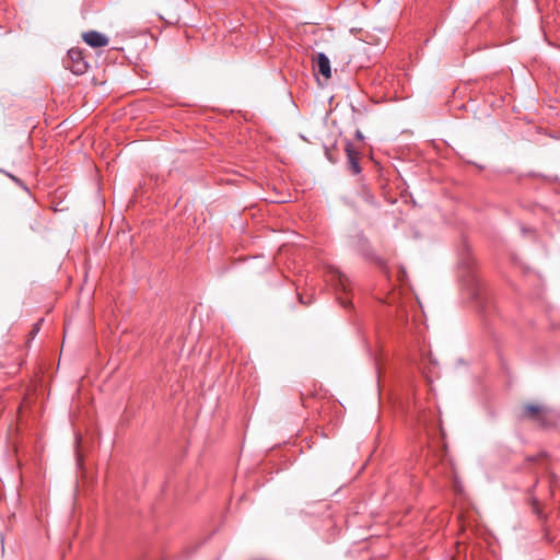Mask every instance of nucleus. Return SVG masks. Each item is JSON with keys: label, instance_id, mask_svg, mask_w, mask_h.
Listing matches in <instances>:
<instances>
[{"label": "nucleus", "instance_id": "f257e3e1", "mask_svg": "<svg viewBox=\"0 0 560 560\" xmlns=\"http://www.w3.org/2000/svg\"><path fill=\"white\" fill-rule=\"evenodd\" d=\"M520 418L532 420L541 428H549L556 424L551 409L539 404L530 402L524 405Z\"/></svg>", "mask_w": 560, "mask_h": 560}, {"label": "nucleus", "instance_id": "f03ea898", "mask_svg": "<svg viewBox=\"0 0 560 560\" xmlns=\"http://www.w3.org/2000/svg\"><path fill=\"white\" fill-rule=\"evenodd\" d=\"M63 66L75 75L85 73L89 67L82 51L78 48L69 49L67 57L63 59Z\"/></svg>", "mask_w": 560, "mask_h": 560}, {"label": "nucleus", "instance_id": "7ed1b4c3", "mask_svg": "<svg viewBox=\"0 0 560 560\" xmlns=\"http://www.w3.org/2000/svg\"><path fill=\"white\" fill-rule=\"evenodd\" d=\"M82 37L83 40L93 48L105 47L109 43L108 37L97 31H89L83 33Z\"/></svg>", "mask_w": 560, "mask_h": 560}, {"label": "nucleus", "instance_id": "20e7f679", "mask_svg": "<svg viewBox=\"0 0 560 560\" xmlns=\"http://www.w3.org/2000/svg\"><path fill=\"white\" fill-rule=\"evenodd\" d=\"M315 60L318 72L329 79L331 77L329 58L324 52H318Z\"/></svg>", "mask_w": 560, "mask_h": 560}, {"label": "nucleus", "instance_id": "39448f33", "mask_svg": "<svg viewBox=\"0 0 560 560\" xmlns=\"http://www.w3.org/2000/svg\"><path fill=\"white\" fill-rule=\"evenodd\" d=\"M347 153H348V162L349 167L353 174H359L361 172L360 165H359V158L358 154L351 149V145H347Z\"/></svg>", "mask_w": 560, "mask_h": 560}, {"label": "nucleus", "instance_id": "423d86ee", "mask_svg": "<svg viewBox=\"0 0 560 560\" xmlns=\"http://www.w3.org/2000/svg\"><path fill=\"white\" fill-rule=\"evenodd\" d=\"M474 264H475L474 258L466 257V258L463 259L460 265H462L463 268H466L467 273H469L471 271V269H472Z\"/></svg>", "mask_w": 560, "mask_h": 560}, {"label": "nucleus", "instance_id": "0eeeda50", "mask_svg": "<svg viewBox=\"0 0 560 560\" xmlns=\"http://www.w3.org/2000/svg\"><path fill=\"white\" fill-rule=\"evenodd\" d=\"M13 183H15L18 186H20L21 188H23L24 190H28V188L25 186V184L23 183V180H21L19 177L14 176L13 179H11Z\"/></svg>", "mask_w": 560, "mask_h": 560}, {"label": "nucleus", "instance_id": "6e6552de", "mask_svg": "<svg viewBox=\"0 0 560 560\" xmlns=\"http://www.w3.org/2000/svg\"><path fill=\"white\" fill-rule=\"evenodd\" d=\"M0 173L4 174V175H5V176H8L10 179H13V178H14V175H13V174H11V173H9V172H7V171L2 170V168H0Z\"/></svg>", "mask_w": 560, "mask_h": 560}, {"label": "nucleus", "instance_id": "1a4fd4ad", "mask_svg": "<svg viewBox=\"0 0 560 560\" xmlns=\"http://www.w3.org/2000/svg\"><path fill=\"white\" fill-rule=\"evenodd\" d=\"M40 322H42V319L35 325V327L33 329L34 332H37L39 330Z\"/></svg>", "mask_w": 560, "mask_h": 560}, {"label": "nucleus", "instance_id": "9d476101", "mask_svg": "<svg viewBox=\"0 0 560 560\" xmlns=\"http://www.w3.org/2000/svg\"><path fill=\"white\" fill-rule=\"evenodd\" d=\"M300 302H301L302 304H307L306 302H304V300H303V298H302V296H300Z\"/></svg>", "mask_w": 560, "mask_h": 560}]
</instances>
